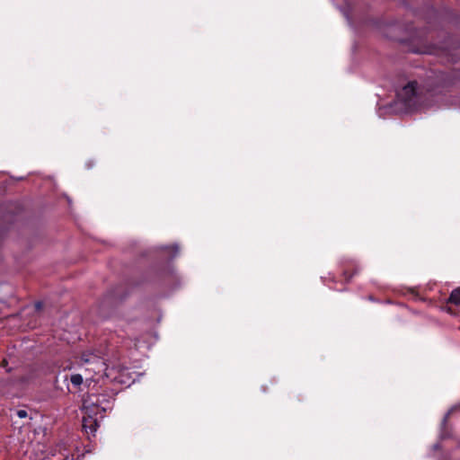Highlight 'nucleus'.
<instances>
[{"label": "nucleus", "instance_id": "1", "mask_svg": "<svg viewBox=\"0 0 460 460\" xmlns=\"http://www.w3.org/2000/svg\"><path fill=\"white\" fill-rule=\"evenodd\" d=\"M111 398L105 394H90L83 402V428L87 434H93L97 428V415L111 407Z\"/></svg>", "mask_w": 460, "mask_h": 460}, {"label": "nucleus", "instance_id": "2", "mask_svg": "<svg viewBox=\"0 0 460 460\" xmlns=\"http://www.w3.org/2000/svg\"><path fill=\"white\" fill-rule=\"evenodd\" d=\"M76 363L79 367H84L85 371L89 373H93L94 375L104 374L107 376H109L106 373L107 367L102 358L93 352H83L76 360Z\"/></svg>", "mask_w": 460, "mask_h": 460}, {"label": "nucleus", "instance_id": "3", "mask_svg": "<svg viewBox=\"0 0 460 460\" xmlns=\"http://www.w3.org/2000/svg\"><path fill=\"white\" fill-rule=\"evenodd\" d=\"M417 93V82H409L397 91V99L406 106H411Z\"/></svg>", "mask_w": 460, "mask_h": 460}, {"label": "nucleus", "instance_id": "4", "mask_svg": "<svg viewBox=\"0 0 460 460\" xmlns=\"http://www.w3.org/2000/svg\"><path fill=\"white\" fill-rule=\"evenodd\" d=\"M448 302L456 305H460V288H456L451 292Z\"/></svg>", "mask_w": 460, "mask_h": 460}, {"label": "nucleus", "instance_id": "5", "mask_svg": "<svg viewBox=\"0 0 460 460\" xmlns=\"http://www.w3.org/2000/svg\"><path fill=\"white\" fill-rule=\"evenodd\" d=\"M70 381L75 386H79L83 383V376L80 374L72 375Z\"/></svg>", "mask_w": 460, "mask_h": 460}, {"label": "nucleus", "instance_id": "6", "mask_svg": "<svg viewBox=\"0 0 460 460\" xmlns=\"http://www.w3.org/2000/svg\"><path fill=\"white\" fill-rule=\"evenodd\" d=\"M17 416L21 419L27 417V411L25 410L17 411Z\"/></svg>", "mask_w": 460, "mask_h": 460}, {"label": "nucleus", "instance_id": "7", "mask_svg": "<svg viewBox=\"0 0 460 460\" xmlns=\"http://www.w3.org/2000/svg\"><path fill=\"white\" fill-rule=\"evenodd\" d=\"M343 275H344V278L346 279V280H349L352 278V274H349V272L347 270L343 271Z\"/></svg>", "mask_w": 460, "mask_h": 460}, {"label": "nucleus", "instance_id": "8", "mask_svg": "<svg viewBox=\"0 0 460 460\" xmlns=\"http://www.w3.org/2000/svg\"><path fill=\"white\" fill-rule=\"evenodd\" d=\"M172 249L175 252V253L178 252L179 248L177 245L172 246Z\"/></svg>", "mask_w": 460, "mask_h": 460}, {"label": "nucleus", "instance_id": "9", "mask_svg": "<svg viewBox=\"0 0 460 460\" xmlns=\"http://www.w3.org/2000/svg\"><path fill=\"white\" fill-rule=\"evenodd\" d=\"M37 307L40 308V303H37Z\"/></svg>", "mask_w": 460, "mask_h": 460}]
</instances>
